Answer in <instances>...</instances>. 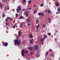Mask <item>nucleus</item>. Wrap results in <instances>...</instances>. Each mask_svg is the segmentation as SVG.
I'll list each match as a JSON object with an SVG mask.
<instances>
[{
    "label": "nucleus",
    "mask_w": 60,
    "mask_h": 60,
    "mask_svg": "<svg viewBox=\"0 0 60 60\" xmlns=\"http://www.w3.org/2000/svg\"><path fill=\"white\" fill-rule=\"evenodd\" d=\"M36 21L37 23H38L39 22V20H38V19H37L36 20Z\"/></svg>",
    "instance_id": "obj_18"
},
{
    "label": "nucleus",
    "mask_w": 60,
    "mask_h": 60,
    "mask_svg": "<svg viewBox=\"0 0 60 60\" xmlns=\"http://www.w3.org/2000/svg\"><path fill=\"white\" fill-rule=\"evenodd\" d=\"M42 32H43V33H44V32H45V31H44V30H42Z\"/></svg>",
    "instance_id": "obj_52"
},
{
    "label": "nucleus",
    "mask_w": 60,
    "mask_h": 60,
    "mask_svg": "<svg viewBox=\"0 0 60 60\" xmlns=\"http://www.w3.org/2000/svg\"><path fill=\"white\" fill-rule=\"evenodd\" d=\"M5 11H7V9H6V8H5Z\"/></svg>",
    "instance_id": "obj_43"
},
{
    "label": "nucleus",
    "mask_w": 60,
    "mask_h": 60,
    "mask_svg": "<svg viewBox=\"0 0 60 60\" xmlns=\"http://www.w3.org/2000/svg\"><path fill=\"white\" fill-rule=\"evenodd\" d=\"M4 16H5V15H4L3 14L2 15V17H3V18H4Z\"/></svg>",
    "instance_id": "obj_45"
},
{
    "label": "nucleus",
    "mask_w": 60,
    "mask_h": 60,
    "mask_svg": "<svg viewBox=\"0 0 60 60\" xmlns=\"http://www.w3.org/2000/svg\"><path fill=\"white\" fill-rule=\"evenodd\" d=\"M45 12H48V10H45Z\"/></svg>",
    "instance_id": "obj_33"
},
{
    "label": "nucleus",
    "mask_w": 60,
    "mask_h": 60,
    "mask_svg": "<svg viewBox=\"0 0 60 60\" xmlns=\"http://www.w3.org/2000/svg\"><path fill=\"white\" fill-rule=\"evenodd\" d=\"M43 28H45V25H43Z\"/></svg>",
    "instance_id": "obj_44"
},
{
    "label": "nucleus",
    "mask_w": 60,
    "mask_h": 60,
    "mask_svg": "<svg viewBox=\"0 0 60 60\" xmlns=\"http://www.w3.org/2000/svg\"><path fill=\"white\" fill-rule=\"evenodd\" d=\"M15 26L14 25L13 26V28H15Z\"/></svg>",
    "instance_id": "obj_46"
},
{
    "label": "nucleus",
    "mask_w": 60,
    "mask_h": 60,
    "mask_svg": "<svg viewBox=\"0 0 60 60\" xmlns=\"http://www.w3.org/2000/svg\"><path fill=\"white\" fill-rule=\"evenodd\" d=\"M8 19H9V20H10L11 19V18L10 17H8Z\"/></svg>",
    "instance_id": "obj_49"
},
{
    "label": "nucleus",
    "mask_w": 60,
    "mask_h": 60,
    "mask_svg": "<svg viewBox=\"0 0 60 60\" xmlns=\"http://www.w3.org/2000/svg\"><path fill=\"white\" fill-rule=\"evenodd\" d=\"M28 26H30L31 25V24L30 23H29L28 24Z\"/></svg>",
    "instance_id": "obj_35"
},
{
    "label": "nucleus",
    "mask_w": 60,
    "mask_h": 60,
    "mask_svg": "<svg viewBox=\"0 0 60 60\" xmlns=\"http://www.w3.org/2000/svg\"><path fill=\"white\" fill-rule=\"evenodd\" d=\"M23 19H24V17H23Z\"/></svg>",
    "instance_id": "obj_61"
},
{
    "label": "nucleus",
    "mask_w": 60,
    "mask_h": 60,
    "mask_svg": "<svg viewBox=\"0 0 60 60\" xmlns=\"http://www.w3.org/2000/svg\"><path fill=\"white\" fill-rule=\"evenodd\" d=\"M44 38H47V36L46 35H45L44 36Z\"/></svg>",
    "instance_id": "obj_20"
},
{
    "label": "nucleus",
    "mask_w": 60,
    "mask_h": 60,
    "mask_svg": "<svg viewBox=\"0 0 60 60\" xmlns=\"http://www.w3.org/2000/svg\"><path fill=\"white\" fill-rule=\"evenodd\" d=\"M15 41H16L17 44V45H20V43L19 42V40H16Z\"/></svg>",
    "instance_id": "obj_4"
},
{
    "label": "nucleus",
    "mask_w": 60,
    "mask_h": 60,
    "mask_svg": "<svg viewBox=\"0 0 60 60\" xmlns=\"http://www.w3.org/2000/svg\"><path fill=\"white\" fill-rule=\"evenodd\" d=\"M57 10L58 11V13H60V7H59L57 9Z\"/></svg>",
    "instance_id": "obj_8"
},
{
    "label": "nucleus",
    "mask_w": 60,
    "mask_h": 60,
    "mask_svg": "<svg viewBox=\"0 0 60 60\" xmlns=\"http://www.w3.org/2000/svg\"><path fill=\"white\" fill-rule=\"evenodd\" d=\"M22 25H23V24H20V27H22Z\"/></svg>",
    "instance_id": "obj_37"
},
{
    "label": "nucleus",
    "mask_w": 60,
    "mask_h": 60,
    "mask_svg": "<svg viewBox=\"0 0 60 60\" xmlns=\"http://www.w3.org/2000/svg\"><path fill=\"white\" fill-rule=\"evenodd\" d=\"M34 47V49L36 50H37L39 49V46L38 45H35Z\"/></svg>",
    "instance_id": "obj_1"
},
{
    "label": "nucleus",
    "mask_w": 60,
    "mask_h": 60,
    "mask_svg": "<svg viewBox=\"0 0 60 60\" xmlns=\"http://www.w3.org/2000/svg\"><path fill=\"white\" fill-rule=\"evenodd\" d=\"M36 32H38V29H37L36 30Z\"/></svg>",
    "instance_id": "obj_40"
},
{
    "label": "nucleus",
    "mask_w": 60,
    "mask_h": 60,
    "mask_svg": "<svg viewBox=\"0 0 60 60\" xmlns=\"http://www.w3.org/2000/svg\"><path fill=\"white\" fill-rule=\"evenodd\" d=\"M56 13L57 14H58V13L57 12Z\"/></svg>",
    "instance_id": "obj_54"
},
{
    "label": "nucleus",
    "mask_w": 60,
    "mask_h": 60,
    "mask_svg": "<svg viewBox=\"0 0 60 60\" xmlns=\"http://www.w3.org/2000/svg\"><path fill=\"white\" fill-rule=\"evenodd\" d=\"M3 45H4V46L7 47V46L8 45V43L6 42H5V43L4 42L3 43Z\"/></svg>",
    "instance_id": "obj_5"
},
{
    "label": "nucleus",
    "mask_w": 60,
    "mask_h": 60,
    "mask_svg": "<svg viewBox=\"0 0 60 60\" xmlns=\"http://www.w3.org/2000/svg\"><path fill=\"white\" fill-rule=\"evenodd\" d=\"M29 37L31 39H32V38H33V35L31 34H30L29 35Z\"/></svg>",
    "instance_id": "obj_9"
},
{
    "label": "nucleus",
    "mask_w": 60,
    "mask_h": 60,
    "mask_svg": "<svg viewBox=\"0 0 60 60\" xmlns=\"http://www.w3.org/2000/svg\"><path fill=\"white\" fill-rule=\"evenodd\" d=\"M38 14L39 16H41V13H38Z\"/></svg>",
    "instance_id": "obj_39"
},
{
    "label": "nucleus",
    "mask_w": 60,
    "mask_h": 60,
    "mask_svg": "<svg viewBox=\"0 0 60 60\" xmlns=\"http://www.w3.org/2000/svg\"><path fill=\"white\" fill-rule=\"evenodd\" d=\"M41 15L42 16H44V14H41Z\"/></svg>",
    "instance_id": "obj_41"
},
{
    "label": "nucleus",
    "mask_w": 60,
    "mask_h": 60,
    "mask_svg": "<svg viewBox=\"0 0 60 60\" xmlns=\"http://www.w3.org/2000/svg\"><path fill=\"white\" fill-rule=\"evenodd\" d=\"M51 55L52 56H53V53H51Z\"/></svg>",
    "instance_id": "obj_42"
},
{
    "label": "nucleus",
    "mask_w": 60,
    "mask_h": 60,
    "mask_svg": "<svg viewBox=\"0 0 60 60\" xmlns=\"http://www.w3.org/2000/svg\"><path fill=\"white\" fill-rule=\"evenodd\" d=\"M24 52H25V50H24V49H23L22 50L21 53L22 55L23 56H24V54L23 53Z\"/></svg>",
    "instance_id": "obj_3"
},
{
    "label": "nucleus",
    "mask_w": 60,
    "mask_h": 60,
    "mask_svg": "<svg viewBox=\"0 0 60 60\" xmlns=\"http://www.w3.org/2000/svg\"><path fill=\"white\" fill-rule=\"evenodd\" d=\"M54 36H55L56 35V32H55L54 33Z\"/></svg>",
    "instance_id": "obj_55"
},
{
    "label": "nucleus",
    "mask_w": 60,
    "mask_h": 60,
    "mask_svg": "<svg viewBox=\"0 0 60 60\" xmlns=\"http://www.w3.org/2000/svg\"><path fill=\"white\" fill-rule=\"evenodd\" d=\"M18 35H20V31H19L18 32Z\"/></svg>",
    "instance_id": "obj_23"
},
{
    "label": "nucleus",
    "mask_w": 60,
    "mask_h": 60,
    "mask_svg": "<svg viewBox=\"0 0 60 60\" xmlns=\"http://www.w3.org/2000/svg\"><path fill=\"white\" fill-rule=\"evenodd\" d=\"M45 40V38H43L41 39L40 41L41 42H42L43 41H44Z\"/></svg>",
    "instance_id": "obj_6"
},
{
    "label": "nucleus",
    "mask_w": 60,
    "mask_h": 60,
    "mask_svg": "<svg viewBox=\"0 0 60 60\" xmlns=\"http://www.w3.org/2000/svg\"><path fill=\"white\" fill-rule=\"evenodd\" d=\"M8 21V19L7 18H6L5 20V21L6 22H7V21Z\"/></svg>",
    "instance_id": "obj_27"
},
{
    "label": "nucleus",
    "mask_w": 60,
    "mask_h": 60,
    "mask_svg": "<svg viewBox=\"0 0 60 60\" xmlns=\"http://www.w3.org/2000/svg\"><path fill=\"white\" fill-rule=\"evenodd\" d=\"M53 0V1H55V0Z\"/></svg>",
    "instance_id": "obj_62"
},
{
    "label": "nucleus",
    "mask_w": 60,
    "mask_h": 60,
    "mask_svg": "<svg viewBox=\"0 0 60 60\" xmlns=\"http://www.w3.org/2000/svg\"><path fill=\"white\" fill-rule=\"evenodd\" d=\"M41 44H43V42H42L41 43Z\"/></svg>",
    "instance_id": "obj_57"
},
{
    "label": "nucleus",
    "mask_w": 60,
    "mask_h": 60,
    "mask_svg": "<svg viewBox=\"0 0 60 60\" xmlns=\"http://www.w3.org/2000/svg\"><path fill=\"white\" fill-rule=\"evenodd\" d=\"M30 43L31 44H33V40L32 39H31L30 40Z\"/></svg>",
    "instance_id": "obj_11"
},
{
    "label": "nucleus",
    "mask_w": 60,
    "mask_h": 60,
    "mask_svg": "<svg viewBox=\"0 0 60 60\" xmlns=\"http://www.w3.org/2000/svg\"><path fill=\"white\" fill-rule=\"evenodd\" d=\"M30 54H31V55H32V54H33V52H31Z\"/></svg>",
    "instance_id": "obj_48"
},
{
    "label": "nucleus",
    "mask_w": 60,
    "mask_h": 60,
    "mask_svg": "<svg viewBox=\"0 0 60 60\" xmlns=\"http://www.w3.org/2000/svg\"><path fill=\"white\" fill-rule=\"evenodd\" d=\"M6 1H7V0H3V2L5 3Z\"/></svg>",
    "instance_id": "obj_24"
},
{
    "label": "nucleus",
    "mask_w": 60,
    "mask_h": 60,
    "mask_svg": "<svg viewBox=\"0 0 60 60\" xmlns=\"http://www.w3.org/2000/svg\"><path fill=\"white\" fill-rule=\"evenodd\" d=\"M55 5L56 6H59V4L57 2H56V3Z\"/></svg>",
    "instance_id": "obj_10"
},
{
    "label": "nucleus",
    "mask_w": 60,
    "mask_h": 60,
    "mask_svg": "<svg viewBox=\"0 0 60 60\" xmlns=\"http://www.w3.org/2000/svg\"><path fill=\"white\" fill-rule=\"evenodd\" d=\"M26 3H25L24 4H23V5H26Z\"/></svg>",
    "instance_id": "obj_56"
},
{
    "label": "nucleus",
    "mask_w": 60,
    "mask_h": 60,
    "mask_svg": "<svg viewBox=\"0 0 60 60\" xmlns=\"http://www.w3.org/2000/svg\"><path fill=\"white\" fill-rule=\"evenodd\" d=\"M16 16V17H17L18 16V14L17 13L16 14H15Z\"/></svg>",
    "instance_id": "obj_31"
},
{
    "label": "nucleus",
    "mask_w": 60,
    "mask_h": 60,
    "mask_svg": "<svg viewBox=\"0 0 60 60\" xmlns=\"http://www.w3.org/2000/svg\"><path fill=\"white\" fill-rule=\"evenodd\" d=\"M22 11H24V9H23L22 10Z\"/></svg>",
    "instance_id": "obj_60"
},
{
    "label": "nucleus",
    "mask_w": 60,
    "mask_h": 60,
    "mask_svg": "<svg viewBox=\"0 0 60 60\" xmlns=\"http://www.w3.org/2000/svg\"><path fill=\"white\" fill-rule=\"evenodd\" d=\"M20 23L21 24H22V25H23V24H25V23L24 22H22V23Z\"/></svg>",
    "instance_id": "obj_32"
},
{
    "label": "nucleus",
    "mask_w": 60,
    "mask_h": 60,
    "mask_svg": "<svg viewBox=\"0 0 60 60\" xmlns=\"http://www.w3.org/2000/svg\"><path fill=\"white\" fill-rule=\"evenodd\" d=\"M7 9H8V10H9V6L8 5L7 6Z\"/></svg>",
    "instance_id": "obj_29"
},
{
    "label": "nucleus",
    "mask_w": 60,
    "mask_h": 60,
    "mask_svg": "<svg viewBox=\"0 0 60 60\" xmlns=\"http://www.w3.org/2000/svg\"><path fill=\"white\" fill-rule=\"evenodd\" d=\"M39 26H40V24L39 23L38 25L36 26V27L37 28V29H38V27H39Z\"/></svg>",
    "instance_id": "obj_15"
},
{
    "label": "nucleus",
    "mask_w": 60,
    "mask_h": 60,
    "mask_svg": "<svg viewBox=\"0 0 60 60\" xmlns=\"http://www.w3.org/2000/svg\"><path fill=\"white\" fill-rule=\"evenodd\" d=\"M31 10V8H28V10Z\"/></svg>",
    "instance_id": "obj_34"
},
{
    "label": "nucleus",
    "mask_w": 60,
    "mask_h": 60,
    "mask_svg": "<svg viewBox=\"0 0 60 60\" xmlns=\"http://www.w3.org/2000/svg\"><path fill=\"white\" fill-rule=\"evenodd\" d=\"M48 53H49V52H47L46 53V55H47H47H48Z\"/></svg>",
    "instance_id": "obj_47"
},
{
    "label": "nucleus",
    "mask_w": 60,
    "mask_h": 60,
    "mask_svg": "<svg viewBox=\"0 0 60 60\" xmlns=\"http://www.w3.org/2000/svg\"><path fill=\"white\" fill-rule=\"evenodd\" d=\"M26 14V13L25 12L24 13V15H25Z\"/></svg>",
    "instance_id": "obj_51"
},
{
    "label": "nucleus",
    "mask_w": 60,
    "mask_h": 60,
    "mask_svg": "<svg viewBox=\"0 0 60 60\" xmlns=\"http://www.w3.org/2000/svg\"><path fill=\"white\" fill-rule=\"evenodd\" d=\"M18 38V39H19V37H17V38Z\"/></svg>",
    "instance_id": "obj_59"
},
{
    "label": "nucleus",
    "mask_w": 60,
    "mask_h": 60,
    "mask_svg": "<svg viewBox=\"0 0 60 60\" xmlns=\"http://www.w3.org/2000/svg\"><path fill=\"white\" fill-rule=\"evenodd\" d=\"M34 14H35L36 13V11H34L33 12Z\"/></svg>",
    "instance_id": "obj_28"
},
{
    "label": "nucleus",
    "mask_w": 60,
    "mask_h": 60,
    "mask_svg": "<svg viewBox=\"0 0 60 60\" xmlns=\"http://www.w3.org/2000/svg\"><path fill=\"white\" fill-rule=\"evenodd\" d=\"M23 19V16H21L20 18H19V19Z\"/></svg>",
    "instance_id": "obj_21"
},
{
    "label": "nucleus",
    "mask_w": 60,
    "mask_h": 60,
    "mask_svg": "<svg viewBox=\"0 0 60 60\" xmlns=\"http://www.w3.org/2000/svg\"><path fill=\"white\" fill-rule=\"evenodd\" d=\"M16 11L18 13H19V10L17 8L16 9Z\"/></svg>",
    "instance_id": "obj_16"
},
{
    "label": "nucleus",
    "mask_w": 60,
    "mask_h": 60,
    "mask_svg": "<svg viewBox=\"0 0 60 60\" xmlns=\"http://www.w3.org/2000/svg\"><path fill=\"white\" fill-rule=\"evenodd\" d=\"M48 13H50V12H51V11L50 10H48Z\"/></svg>",
    "instance_id": "obj_17"
},
{
    "label": "nucleus",
    "mask_w": 60,
    "mask_h": 60,
    "mask_svg": "<svg viewBox=\"0 0 60 60\" xmlns=\"http://www.w3.org/2000/svg\"><path fill=\"white\" fill-rule=\"evenodd\" d=\"M7 25H8V23H7V22H6V26H7Z\"/></svg>",
    "instance_id": "obj_50"
},
{
    "label": "nucleus",
    "mask_w": 60,
    "mask_h": 60,
    "mask_svg": "<svg viewBox=\"0 0 60 60\" xmlns=\"http://www.w3.org/2000/svg\"><path fill=\"white\" fill-rule=\"evenodd\" d=\"M43 5H44V4H41L40 5V6H41V7H42V6H43Z\"/></svg>",
    "instance_id": "obj_25"
},
{
    "label": "nucleus",
    "mask_w": 60,
    "mask_h": 60,
    "mask_svg": "<svg viewBox=\"0 0 60 60\" xmlns=\"http://www.w3.org/2000/svg\"><path fill=\"white\" fill-rule=\"evenodd\" d=\"M28 3L29 4H30L31 3V0H30L28 1Z\"/></svg>",
    "instance_id": "obj_19"
},
{
    "label": "nucleus",
    "mask_w": 60,
    "mask_h": 60,
    "mask_svg": "<svg viewBox=\"0 0 60 60\" xmlns=\"http://www.w3.org/2000/svg\"><path fill=\"white\" fill-rule=\"evenodd\" d=\"M31 19V17H29V19Z\"/></svg>",
    "instance_id": "obj_58"
},
{
    "label": "nucleus",
    "mask_w": 60,
    "mask_h": 60,
    "mask_svg": "<svg viewBox=\"0 0 60 60\" xmlns=\"http://www.w3.org/2000/svg\"><path fill=\"white\" fill-rule=\"evenodd\" d=\"M17 9L19 10V11H20L22 10V9H21V7L20 6H18Z\"/></svg>",
    "instance_id": "obj_2"
},
{
    "label": "nucleus",
    "mask_w": 60,
    "mask_h": 60,
    "mask_svg": "<svg viewBox=\"0 0 60 60\" xmlns=\"http://www.w3.org/2000/svg\"><path fill=\"white\" fill-rule=\"evenodd\" d=\"M49 50V51H50V52H52V50L51 49H50Z\"/></svg>",
    "instance_id": "obj_36"
},
{
    "label": "nucleus",
    "mask_w": 60,
    "mask_h": 60,
    "mask_svg": "<svg viewBox=\"0 0 60 60\" xmlns=\"http://www.w3.org/2000/svg\"><path fill=\"white\" fill-rule=\"evenodd\" d=\"M26 22L27 23H30L31 21L29 19H26Z\"/></svg>",
    "instance_id": "obj_7"
},
{
    "label": "nucleus",
    "mask_w": 60,
    "mask_h": 60,
    "mask_svg": "<svg viewBox=\"0 0 60 60\" xmlns=\"http://www.w3.org/2000/svg\"><path fill=\"white\" fill-rule=\"evenodd\" d=\"M48 20H49V22H48V23H50V22H51V19H50V18H49L48 19Z\"/></svg>",
    "instance_id": "obj_14"
},
{
    "label": "nucleus",
    "mask_w": 60,
    "mask_h": 60,
    "mask_svg": "<svg viewBox=\"0 0 60 60\" xmlns=\"http://www.w3.org/2000/svg\"><path fill=\"white\" fill-rule=\"evenodd\" d=\"M48 35H49V36H50V35H51V34L50 33H48Z\"/></svg>",
    "instance_id": "obj_22"
},
{
    "label": "nucleus",
    "mask_w": 60,
    "mask_h": 60,
    "mask_svg": "<svg viewBox=\"0 0 60 60\" xmlns=\"http://www.w3.org/2000/svg\"><path fill=\"white\" fill-rule=\"evenodd\" d=\"M34 7H36V5H34Z\"/></svg>",
    "instance_id": "obj_53"
},
{
    "label": "nucleus",
    "mask_w": 60,
    "mask_h": 60,
    "mask_svg": "<svg viewBox=\"0 0 60 60\" xmlns=\"http://www.w3.org/2000/svg\"><path fill=\"white\" fill-rule=\"evenodd\" d=\"M25 52L26 54H27V53H28V51L27 50H26L25 51Z\"/></svg>",
    "instance_id": "obj_26"
},
{
    "label": "nucleus",
    "mask_w": 60,
    "mask_h": 60,
    "mask_svg": "<svg viewBox=\"0 0 60 60\" xmlns=\"http://www.w3.org/2000/svg\"><path fill=\"white\" fill-rule=\"evenodd\" d=\"M28 49L30 50H31V49H33V48L32 47H29L28 48Z\"/></svg>",
    "instance_id": "obj_13"
},
{
    "label": "nucleus",
    "mask_w": 60,
    "mask_h": 60,
    "mask_svg": "<svg viewBox=\"0 0 60 60\" xmlns=\"http://www.w3.org/2000/svg\"><path fill=\"white\" fill-rule=\"evenodd\" d=\"M14 41L15 42V46H16L17 45V42H16V40H14Z\"/></svg>",
    "instance_id": "obj_12"
},
{
    "label": "nucleus",
    "mask_w": 60,
    "mask_h": 60,
    "mask_svg": "<svg viewBox=\"0 0 60 60\" xmlns=\"http://www.w3.org/2000/svg\"><path fill=\"white\" fill-rule=\"evenodd\" d=\"M28 15H29V14H27L26 15V16L27 17L28 16Z\"/></svg>",
    "instance_id": "obj_30"
},
{
    "label": "nucleus",
    "mask_w": 60,
    "mask_h": 60,
    "mask_svg": "<svg viewBox=\"0 0 60 60\" xmlns=\"http://www.w3.org/2000/svg\"><path fill=\"white\" fill-rule=\"evenodd\" d=\"M26 0H24L23 1V3H26Z\"/></svg>",
    "instance_id": "obj_38"
}]
</instances>
